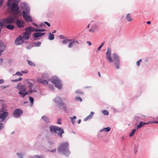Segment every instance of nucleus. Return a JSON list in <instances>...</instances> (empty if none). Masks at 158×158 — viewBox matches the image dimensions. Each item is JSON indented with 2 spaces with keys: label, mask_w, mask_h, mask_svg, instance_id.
Wrapping results in <instances>:
<instances>
[{
  "label": "nucleus",
  "mask_w": 158,
  "mask_h": 158,
  "mask_svg": "<svg viewBox=\"0 0 158 158\" xmlns=\"http://www.w3.org/2000/svg\"><path fill=\"white\" fill-rule=\"evenodd\" d=\"M106 58L110 63L113 62L115 65L116 69L119 68L120 60L118 56L116 53L113 54L112 58L111 57V49L109 48L107 49L106 53Z\"/></svg>",
  "instance_id": "f257e3e1"
},
{
  "label": "nucleus",
  "mask_w": 158,
  "mask_h": 158,
  "mask_svg": "<svg viewBox=\"0 0 158 158\" xmlns=\"http://www.w3.org/2000/svg\"><path fill=\"white\" fill-rule=\"evenodd\" d=\"M19 1L20 0H8L7 5L8 7H11V11L15 14L19 13V10L17 4Z\"/></svg>",
  "instance_id": "f03ea898"
},
{
  "label": "nucleus",
  "mask_w": 158,
  "mask_h": 158,
  "mask_svg": "<svg viewBox=\"0 0 158 158\" xmlns=\"http://www.w3.org/2000/svg\"><path fill=\"white\" fill-rule=\"evenodd\" d=\"M49 129L52 132H55L58 133V136L62 137V134L64 133V130L56 126L51 125L49 127Z\"/></svg>",
  "instance_id": "7ed1b4c3"
},
{
  "label": "nucleus",
  "mask_w": 158,
  "mask_h": 158,
  "mask_svg": "<svg viewBox=\"0 0 158 158\" xmlns=\"http://www.w3.org/2000/svg\"><path fill=\"white\" fill-rule=\"evenodd\" d=\"M17 88L20 90L19 92V94L21 95V97L24 98L25 96L28 94V91H25L27 88L25 85H22L20 84H19L17 86Z\"/></svg>",
  "instance_id": "20e7f679"
},
{
  "label": "nucleus",
  "mask_w": 158,
  "mask_h": 158,
  "mask_svg": "<svg viewBox=\"0 0 158 158\" xmlns=\"http://www.w3.org/2000/svg\"><path fill=\"white\" fill-rule=\"evenodd\" d=\"M69 143L68 142H63L58 147V150L59 152H63L64 154L68 151Z\"/></svg>",
  "instance_id": "39448f33"
},
{
  "label": "nucleus",
  "mask_w": 158,
  "mask_h": 158,
  "mask_svg": "<svg viewBox=\"0 0 158 158\" xmlns=\"http://www.w3.org/2000/svg\"><path fill=\"white\" fill-rule=\"evenodd\" d=\"M54 100L58 107L63 109L65 111H66V105L63 102L60 97H56Z\"/></svg>",
  "instance_id": "423d86ee"
},
{
  "label": "nucleus",
  "mask_w": 158,
  "mask_h": 158,
  "mask_svg": "<svg viewBox=\"0 0 158 158\" xmlns=\"http://www.w3.org/2000/svg\"><path fill=\"white\" fill-rule=\"evenodd\" d=\"M26 81L27 84L28 85V87L29 89L28 90V93L31 94L36 92V90L35 89H32V88L33 87V84L37 82H35L34 80L32 79H27Z\"/></svg>",
  "instance_id": "0eeeda50"
},
{
  "label": "nucleus",
  "mask_w": 158,
  "mask_h": 158,
  "mask_svg": "<svg viewBox=\"0 0 158 158\" xmlns=\"http://www.w3.org/2000/svg\"><path fill=\"white\" fill-rule=\"evenodd\" d=\"M51 81L59 89H60L62 88V85L60 80L58 78L56 77H53Z\"/></svg>",
  "instance_id": "6e6552de"
},
{
  "label": "nucleus",
  "mask_w": 158,
  "mask_h": 158,
  "mask_svg": "<svg viewBox=\"0 0 158 158\" xmlns=\"http://www.w3.org/2000/svg\"><path fill=\"white\" fill-rule=\"evenodd\" d=\"M14 22V18L12 17L7 18L6 19H4L2 21L0 22V27H2L5 23H12Z\"/></svg>",
  "instance_id": "1a4fd4ad"
},
{
  "label": "nucleus",
  "mask_w": 158,
  "mask_h": 158,
  "mask_svg": "<svg viewBox=\"0 0 158 158\" xmlns=\"http://www.w3.org/2000/svg\"><path fill=\"white\" fill-rule=\"evenodd\" d=\"M23 113V111L21 109H17L14 111L13 115L15 117L18 118Z\"/></svg>",
  "instance_id": "9d476101"
},
{
  "label": "nucleus",
  "mask_w": 158,
  "mask_h": 158,
  "mask_svg": "<svg viewBox=\"0 0 158 158\" xmlns=\"http://www.w3.org/2000/svg\"><path fill=\"white\" fill-rule=\"evenodd\" d=\"M2 113L0 114V121L4 122L6 118L8 116V113L7 112H2Z\"/></svg>",
  "instance_id": "9b49d317"
},
{
  "label": "nucleus",
  "mask_w": 158,
  "mask_h": 158,
  "mask_svg": "<svg viewBox=\"0 0 158 158\" xmlns=\"http://www.w3.org/2000/svg\"><path fill=\"white\" fill-rule=\"evenodd\" d=\"M24 41L21 35H19L16 38L15 41V43L16 45H20L23 43Z\"/></svg>",
  "instance_id": "f8f14e48"
},
{
  "label": "nucleus",
  "mask_w": 158,
  "mask_h": 158,
  "mask_svg": "<svg viewBox=\"0 0 158 158\" xmlns=\"http://www.w3.org/2000/svg\"><path fill=\"white\" fill-rule=\"evenodd\" d=\"M22 15L23 18L29 22H32V19L31 16L29 15H27L25 11L23 10L22 12Z\"/></svg>",
  "instance_id": "ddd939ff"
},
{
  "label": "nucleus",
  "mask_w": 158,
  "mask_h": 158,
  "mask_svg": "<svg viewBox=\"0 0 158 158\" xmlns=\"http://www.w3.org/2000/svg\"><path fill=\"white\" fill-rule=\"evenodd\" d=\"M16 24L18 27H23L24 26V22L21 20H18L16 22Z\"/></svg>",
  "instance_id": "4468645a"
},
{
  "label": "nucleus",
  "mask_w": 158,
  "mask_h": 158,
  "mask_svg": "<svg viewBox=\"0 0 158 158\" xmlns=\"http://www.w3.org/2000/svg\"><path fill=\"white\" fill-rule=\"evenodd\" d=\"M25 31L26 32L23 33L22 34V38L25 40H28L29 39V37L31 34V32L27 31Z\"/></svg>",
  "instance_id": "2eb2a0df"
},
{
  "label": "nucleus",
  "mask_w": 158,
  "mask_h": 158,
  "mask_svg": "<svg viewBox=\"0 0 158 158\" xmlns=\"http://www.w3.org/2000/svg\"><path fill=\"white\" fill-rule=\"evenodd\" d=\"M5 48L3 42L0 40V56Z\"/></svg>",
  "instance_id": "dca6fc26"
},
{
  "label": "nucleus",
  "mask_w": 158,
  "mask_h": 158,
  "mask_svg": "<svg viewBox=\"0 0 158 158\" xmlns=\"http://www.w3.org/2000/svg\"><path fill=\"white\" fill-rule=\"evenodd\" d=\"M45 34V33H35L33 34V35L34 37L37 38L38 37L44 35Z\"/></svg>",
  "instance_id": "f3484780"
},
{
  "label": "nucleus",
  "mask_w": 158,
  "mask_h": 158,
  "mask_svg": "<svg viewBox=\"0 0 158 158\" xmlns=\"http://www.w3.org/2000/svg\"><path fill=\"white\" fill-rule=\"evenodd\" d=\"M36 29L35 28L32 27H29L26 28L25 31H27L30 32H31V31H36Z\"/></svg>",
  "instance_id": "a211bd4d"
},
{
  "label": "nucleus",
  "mask_w": 158,
  "mask_h": 158,
  "mask_svg": "<svg viewBox=\"0 0 158 158\" xmlns=\"http://www.w3.org/2000/svg\"><path fill=\"white\" fill-rule=\"evenodd\" d=\"M69 42V43L68 46V47L69 48H72L73 46V44L75 43V40L74 39H70Z\"/></svg>",
  "instance_id": "6ab92c4d"
},
{
  "label": "nucleus",
  "mask_w": 158,
  "mask_h": 158,
  "mask_svg": "<svg viewBox=\"0 0 158 158\" xmlns=\"http://www.w3.org/2000/svg\"><path fill=\"white\" fill-rule=\"evenodd\" d=\"M126 19L128 22H131L133 20L131 15L130 14H128L126 15Z\"/></svg>",
  "instance_id": "aec40b11"
},
{
  "label": "nucleus",
  "mask_w": 158,
  "mask_h": 158,
  "mask_svg": "<svg viewBox=\"0 0 158 158\" xmlns=\"http://www.w3.org/2000/svg\"><path fill=\"white\" fill-rule=\"evenodd\" d=\"M150 123H145L143 122H140L139 124L137 127V129H138L139 128L142 127L144 126L145 125L148 124H149Z\"/></svg>",
  "instance_id": "412c9836"
},
{
  "label": "nucleus",
  "mask_w": 158,
  "mask_h": 158,
  "mask_svg": "<svg viewBox=\"0 0 158 158\" xmlns=\"http://www.w3.org/2000/svg\"><path fill=\"white\" fill-rule=\"evenodd\" d=\"M94 114V112H91L90 114H89L88 116H87L85 118V119H84V121H86L88 119H91L93 117V116Z\"/></svg>",
  "instance_id": "4be33fe9"
},
{
  "label": "nucleus",
  "mask_w": 158,
  "mask_h": 158,
  "mask_svg": "<svg viewBox=\"0 0 158 158\" xmlns=\"http://www.w3.org/2000/svg\"><path fill=\"white\" fill-rule=\"evenodd\" d=\"M38 82H40L44 85H47L48 83L46 80H43L42 79H38L37 80Z\"/></svg>",
  "instance_id": "5701e85b"
},
{
  "label": "nucleus",
  "mask_w": 158,
  "mask_h": 158,
  "mask_svg": "<svg viewBox=\"0 0 158 158\" xmlns=\"http://www.w3.org/2000/svg\"><path fill=\"white\" fill-rule=\"evenodd\" d=\"M7 107V106L6 104H3L2 105V108L1 110V112L2 113V112H6L5 111L6 110Z\"/></svg>",
  "instance_id": "b1692460"
},
{
  "label": "nucleus",
  "mask_w": 158,
  "mask_h": 158,
  "mask_svg": "<svg viewBox=\"0 0 158 158\" xmlns=\"http://www.w3.org/2000/svg\"><path fill=\"white\" fill-rule=\"evenodd\" d=\"M48 39L50 40H53L54 39V35L51 33H49L48 35Z\"/></svg>",
  "instance_id": "393cba45"
},
{
  "label": "nucleus",
  "mask_w": 158,
  "mask_h": 158,
  "mask_svg": "<svg viewBox=\"0 0 158 158\" xmlns=\"http://www.w3.org/2000/svg\"><path fill=\"white\" fill-rule=\"evenodd\" d=\"M110 130V128L109 127H106L103 128L100 130V131H104L105 132H109Z\"/></svg>",
  "instance_id": "a878e982"
},
{
  "label": "nucleus",
  "mask_w": 158,
  "mask_h": 158,
  "mask_svg": "<svg viewBox=\"0 0 158 158\" xmlns=\"http://www.w3.org/2000/svg\"><path fill=\"white\" fill-rule=\"evenodd\" d=\"M6 28L12 30L14 29V26L12 25L9 24L6 26Z\"/></svg>",
  "instance_id": "bb28decb"
},
{
  "label": "nucleus",
  "mask_w": 158,
  "mask_h": 158,
  "mask_svg": "<svg viewBox=\"0 0 158 158\" xmlns=\"http://www.w3.org/2000/svg\"><path fill=\"white\" fill-rule=\"evenodd\" d=\"M41 44V42L37 41L33 43V44L34 45V46L35 47H39L40 46Z\"/></svg>",
  "instance_id": "cd10ccee"
},
{
  "label": "nucleus",
  "mask_w": 158,
  "mask_h": 158,
  "mask_svg": "<svg viewBox=\"0 0 158 158\" xmlns=\"http://www.w3.org/2000/svg\"><path fill=\"white\" fill-rule=\"evenodd\" d=\"M42 119L46 122H47L49 120L48 118L46 116H43L42 117Z\"/></svg>",
  "instance_id": "c85d7f7f"
},
{
  "label": "nucleus",
  "mask_w": 158,
  "mask_h": 158,
  "mask_svg": "<svg viewBox=\"0 0 158 158\" xmlns=\"http://www.w3.org/2000/svg\"><path fill=\"white\" fill-rule=\"evenodd\" d=\"M70 39H65L62 41V44H66L67 43H68L69 42V41L71 40H70Z\"/></svg>",
  "instance_id": "c756f323"
},
{
  "label": "nucleus",
  "mask_w": 158,
  "mask_h": 158,
  "mask_svg": "<svg viewBox=\"0 0 158 158\" xmlns=\"http://www.w3.org/2000/svg\"><path fill=\"white\" fill-rule=\"evenodd\" d=\"M27 62L29 65L31 66H35V64L32 61L29 60H27Z\"/></svg>",
  "instance_id": "7c9ffc66"
},
{
  "label": "nucleus",
  "mask_w": 158,
  "mask_h": 158,
  "mask_svg": "<svg viewBox=\"0 0 158 158\" xmlns=\"http://www.w3.org/2000/svg\"><path fill=\"white\" fill-rule=\"evenodd\" d=\"M95 30V27H93L89 30V31L91 33H94V32Z\"/></svg>",
  "instance_id": "2f4dec72"
},
{
  "label": "nucleus",
  "mask_w": 158,
  "mask_h": 158,
  "mask_svg": "<svg viewBox=\"0 0 158 158\" xmlns=\"http://www.w3.org/2000/svg\"><path fill=\"white\" fill-rule=\"evenodd\" d=\"M71 119V121L73 124L75 123V121L74 120L76 118V117L75 116H73V118L70 117Z\"/></svg>",
  "instance_id": "473e14b6"
},
{
  "label": "nucleus",
  "mask_w": 158,
  "mask_h": 158,
  "mask_svg": "<svg viewBox=\"0 0 158 158\" xmlns=\"http://www.w3.org/2000/svg\"><path fill=\"white\" fill-rule=\"evenodd\" d=\"M29 99L30 101L31 102V105H32L34 101L33 98L32 97H29Z\"/></svg>",
  "instance_id": "72a5a7b5"
},
{
  "label": "nucleus",
  "mask_w": 158,
  "mask_h": 158,
  "mask_svg": "<svg viewBox=\"0 0 158 158\" xmlns=\"http://www.w3.org/2000/svg\"><path fill=\"white\" fill-rule=\"evenodd\" d=\"M103 114L105 115H107L109 114V112L106 110H104L102 111Z\"/></svg>",
  "instance_id": "f704fd0d"
},
{
  "label": "nucleus",
  "mask_w": 158,
  "mask_h": 158,
  "mask_svg": "<svg viewBox=\"0 0 158 158\" xmlns=\"http://www.w3.org/2000/svg\"><path fill=\"white\" fill-rule=\"evenodd\" d=\"M135 131V129L133 130L132 131L131 133L130 134L129 136L130 137L132 136H133V134H134Z\"/></svg>",
  "instance_id": "c9c22d12"
},
{
  "label": "nucleus",
  "mask_w": 158,
  "mask_h": 158,
  "mask_svg": "<svg viewBox=\"0 0 158 158\" xmlns=\"http://www.w3.org/2000/svg\"><path fill=\"white\" fill-rule=\"evenodd\" d=\"M46 30L44 29H36V32H43L44 31H45Z\"/></svg>",
  "instance_id": "e433bc0d"
},
{
  "label": "nucleus",
  "mask_w": 158,
  "mask_h": 158,
  "mask_svg": "<svg viewBox=\"0 0 158 158\" xmlns=\"http://www.w3.org/2000/svg\"><path fill=\"white\" fill-rule=\"evenodd\" d=\"M22 80V78H18L17 79L13 80L12 81L13 82H17L19 81H21Z\"/></svg>",
  "instance_id": "4c0bfd02"
},
{
  "label": "nucleus",
  "mask_w": 158,
  "mask_h": 158,
  "mask_svg": "<svg viewBox=\"0 0 158 158\" xmlns=\"http://www.w3.org/2000/svg\"><path fill=\"white\" fill-rule=\"evenodd\" d=\"M15 75H19V76H22L23 75L21 73V72H17L15 74L13 75V76H14Z\"/></svg>",
  "instance_id": "58836bf2"
},
{
  "label": "nucleus",
  "mask_w": 158,
  "mask_h": 158,
  "mask_svg": "<svg viewBox=\"0 0 158 158\" xmlns=\"http://www.w3.org/2000/svg\"><path fill=\"white\" fill-rule=\"evenodd\" d=\"M141 61H142L141 59H140L139 60H138L136 62V64H137V65L138 66H139L140 63L141 62Z\"/></svg>",
  "instance_id": "ea45409f"
},
{
  "label": "nucleus",
  "mask_w": 158,
  "mask_h": 158,
  "mask_svg": "<svg viewBox=\"0 0 158 158\" xmlns=\"http://www.w3.org/2000/svg\"><path fill=\"white\" fill-rule=\"evenodd\" d=\"M76 93L80 94H83V92L80 91L79 90H77L76 91Z\"/></svg>",
  "instance_id": "a19ab883"
},
{
  "label": "nucleus",
  "mask_w": 158,
  "mask_h": 158,
  "mask_svg": "<svg viewBox=\"0 0 158 158\" xmlns=\"http://www.w3.org/2000/svg\"><path fill=\"white\" fill-rule=\"evenodd\" d=\"M76 99L77 100L79 101L80 102H81L82 101V99L80 97H77L76 98Z\"/></svg>",
  "instance_id": "79ce46f5"
},
{
  "label": "nucleus",
  "mask_w": 158,
  "mask_h": 158,
  "mask_svg": "<svg viewBox=\"0 0 158 158\" xmlns=\"http://www.w3.org/2000/svg\"><path fill=\"white\" fill-rule=\"evenodd\" d=\"M59 37L61 39H64L66 38V37L62 35H60L59 36Z\"/></svg>",
  "instance_id": "37998d69"
},
{
  "label": "nucleus",
  "mask_w": 158,
  "mask_h": 158,
  "mask_svg": "<svg viewBox=\"0 0 158 158\" xmlns=\"http://www.w3.org/2000/svg\"><path fill=\"white\" fill-rule=\"evenodd\" d=\"M21 73L23 74V73H28V71L27 70H25L24 71H21Z\"/></svg>",
  "instance_id": "c03bdc74"
},
{
  "label": "nucleus",
  "mask_w": 158,
  "mask_h": 158,
  "mask_svg": "<svg viewBox=\"0 0 158 158\" xmlns=\"http://www.w3.org/2000/svg\"><path fill=\"white\" fill-rule=\"evenodd\" d=\"M4 127L3 124L2 123H0V130Z\"/></svg>",
  "instance_id": "a18cd8bd"
},
{
  "label": "nucleus",
  "mask_w": 158,
  "mask_h": 158,
  "mask_svg": "<svg viewBox=\"0 0 158 158\" xmlns=\"http://www.w3.org/2000/svg\"><path fill=\"white\" fill-rule=\"evenodd\" d=\"M35 158H43L42 156L39 155H35Z\"/></svg>",
  "instance_id": "49530a36"
},
{
  "label": "nucleus",
  "mask_w": 158,
  "mask_h": 158,
  "mask_svg": "<svg viewBox=\"0 0 158 158\" xmlns=\"http://www.w3.org/2000/svg\"><path fill=\"white\" fill-rule=\"evenodd\" d=\"M44 23H45L48 26V27H50V23H49L48 22H44Z\"/></svg>",
  "instance_id": "de8ad7c7"
},
{
  "label": "nucleus",
  "mask_w": 158,
  "mask_h": 158,
  "mask_svg": "<svg viewBox=\"0 0 158 158\" xmlns=\"http://www.w3.org/2000/svg\"><path fill=\"white\" fill-rule=\"evenodd\" d=\"M4 0H0V7L1 6Z\"/></svg>",
  "instance_id": "09e8293b"
},
{
  "label": "nucleus",
  "mask_w": 158,
  "mask_h": 158,
  "mask_svg": "<svg viewBox=\"0 0 158 158\" xmlns=\"http://www.w3.org/2000/svg\"><path fill=\"white\" fill-rule=\"evenodd\" d=\"M32 24L34 26H35V27H38V25L36 24V23H33Z\"/></svg>",
  "instance_id": "8fccbe9b"
},
{
  "label": "nucleus",
  "mask_w": 158,
  "mask_h": 158,
  "mask_svg": "<svg viewBox=\"0 0 158 158\" xmlns=\"http://www.w3.org/2000/svg\"><path fill=\"white\" fill-rule=\"evenodd\" d=\"M56 151V149H54L51 150L50 151L52 152H55Z\"/></svg>",
  "instance_id": "3c124183"
},
{
  "label": "nucleus",
  "mask_w": 158,
  "mask_h": 158,
  "mask_svg": "<svg viewBox=\"0 0 158 158\" xmlns=\"http://www.w3.org/2000/svg\"><path fill=\"white\" fill-rule=\"evenodd\" d=\"M57 123L58 124H61V121L59 119H58V120Z\"/></svg>",
  "instance_id": "603ef678"
},
{
  "label": "nucleus",
  "mask_w": 158,
  "mask_h": 158,
  "mask_svg": "<svg viewBox=\"0 0 158 158\" xmlns=\"http://www.w3.org/2000/svg\"><path fill=\"white\" fill-rule=\"evenodd\" d=\"M4 81L2 79L0 80V84L3 83L4 82Z\"/></svg>",
  "instance_id": "864d4df0"
},
{
  "label": "nucleus",
  "mask_w": 158,
  "mask_h": 158,
  "mask_svg": "<svg viewBox=\"0 0 158 158\" xmlns=\"http://www.w3.org/2000/svg\"><path fill=\"white\" fill-rule=\"evenodd\" d=\"M3 62V60L0 59V65Z\"/></svg>",
  "instance_id": "5fc2aeb1"
},
{
  "label": "nucleus",
  "mask_w": 158,
  "mask_h": 158,
  "mask_svg": "<svg viewBox=\"0 0 158 158\" xmlns=\"http://www.w3.org/2000/svg\"><path fill=\"white\" fill-rule=\"evenodd\" d=\"M87 43L89 45H91V43L89 41H87Z\"/></svg>",
  "instance_id": "6e6d98bb"
},
{
  "label": "nucleus",
  "mask_w": 158,
  "mask_h": 158,
  "mask_svg": "<svg viewBox=\"0 0 158 158\" xmlns=\"http://www.w3.org/2000/svg\"><path fill=\"white\" fill-rule=\"evenodd\" d=\"M101 48H102V47L100 46L98 47V49H97V51H99V50H100Z\"/></svg>",
  "instance_id": "4d7b16f0"
},
{
  "label": "nucleus",
  "mask_w": 158,
  "mask_h": 158,
  "mask_svg": "<svg viewBox=\"0 0 158 158\" xmlns=\"http://www.w3.org/2000/svg\"><path fill=\"white\" fill-rule=\"evenodd\" d=\"M26 11L27 13H29V10L28 9H27Z\"/></svg>",
  "instance_id": "13d9d810"
},
{
  "label": "nucleus",
  "mask_w": 158,
  "mask_h": 158,
  "mask_svg": "<svg viewBox=\"0 0 158 158\" xmlns=\"http://www.w3.org/2000/svg\"><path fill=\"white\" fill-rule=\"evenodd\" d=\"M77 122H78V124H80L81 122V120L80 119Z\"/></svg>",
  "instance_id": "bf43d9fd"
},
{
  "label": "nucleus",
  "mask_w": 158,
  "mask_h": 158,
  "mask_svg": "<svg viewBox=\"0 0 158 158\" xmlns=\"http://www.w3.org/2000/svg\"><path fill=\"white\" fill-rule=\"evenodd\" d=\"M151 23V22L150 21H148L147 22V23L148 24H150Z\"/></svg>",
  "instance_id": "052dcab7"
},
{
  "label": "nucleus",
  "mask_w": 158,
  "mask_h": 158,
  "mask_svg": "<svg viewBox=\"0 0 158 158\" xmlns=\"http://www.w3.org/2000/svg\"><path fill=\"white\" fill-rule=\"evenodd\" d=\"M6 86H1V88H2V89H4L5 88H6Z\"/></svg>",
  "instance_id": "680f3d73"
},
{
  "label": "nucleus",
  "mask_w": 158,
  "mask_h": 158,
  "mask_svg": "<svg viewBox=\"0 0 158 158\" xmlns=\"http://www.w3.org/2000/svg\"><path fill=\"white\" fill-rule=\"evenodd\" d=\"M104 44V42L102 43V44L100 45V46L102 47L103 45Z\"/></svg>",
  "instance_id": "e2e57ef3"
},
{
  "label": "nucleus",
  "mask_w": 158,
  "mask_h": 158,
  "mask_svg": "<svg viewBox=\"0 0 158 158\" xmlns=\"http://www.w3.org/2000/svg\"><path fill=\"white\" fill-rule=\"evenodd\" d=\"M17 155L18 156H20V153H17Z\"/></svg>",
  "instance_id": "0e129e2a"
},
{
  "label": "nucleus",
  "mask_w": 158,
  "mask_h": 158,
  "mask_svg": "<svg viewBox=\"0 0 158 158\" xmlns=\"http://www.w3.org/2000/svg\"><path fill=\"white\" fill-rule=\"evenodd\" d=\"M98 75H99V76L100 77H101V75H100V72H98Z\"/></svg>",
  "instance_id": "69168bd1"
},
{
  "label": "nucleus",
  "mask_w": 158,
  "mask_h": 158,
  "mask_svg": "<svg viewBox=\"0 0 158 158\" xmlns=\"http://www.w3.org/2000/svg\"><path fill=\"white\" fill-rule=\"evenodd\" d=\"M56 31L55 30L53 31L52 32V33H56Z\"/></svg>",
  "instance_id": "338daca9"
},
{
  "label": "nucleus",
  "mask_w": 158,
  "mask_h": 158,
  "mask_svg": "<svg viewBox=\"0 0 158 158\" xmlns=\"http://www.w3.org/2000/svg\"><path fill=\"white\" fill-rule=\"evenodd\" d=\"M75 43H77L78 44H79L78 42V41H75Z\"/></svg>",
  "instance_id": "774afa93"
}]
</instances>
